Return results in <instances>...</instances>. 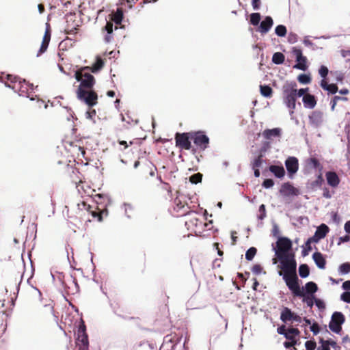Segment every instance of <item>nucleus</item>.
<instances>
[{"label":"nucleus","instance_id":"nucleus-64","mask_svg":"<svg viewBox=\"0 0 350 350\" xmlns=\"http://www.w3.org/2000/svg\"><path fill=\"white\" fill-rule=\"evenodd\" d=\"M327 345L332 347L334 350H340V347L337 345L336 342L331 338L327 339Z\"/></svg>","mask_w":350,"mask_h":350},{"label":"nucleus","instance_id":"nucleus-29","mask_svg":"<svg viewBox=\"0 0 350 350\" xmlns=\"http://www.w3.org/2000/svg\"><path fill=\"white\" fill-rule=\"evenodd\" d=\"M282 254H278L276 252V257L278 258L279 261L285 260V262H288L291 260H296L295 259V254L294 252L291 250H288L286 252H281Z\"/></svg>","mask_w":350,"mask_h":350},{"label":"nucleus","instance_id":"nucleus-63","mask_svg":"<svg viewBox=\"0 0 350 350\" xmlns=\"http://www.w3.org/2000/svg\"><path fill=\"white\" fill-rule=\"evenodd\" d=\"M272 234L273 237L278 239V237H281L280 235V230L278 224L275 222H273V229H272Z\"/></svg>","mask_w":350,"mask_h":350},{"label":"nucleus","instance_id":"nucleus-51","mask_svg":"<svg viewBox=\"0 0 350 350\" xmlns=\"http://www.w3.org/2000/svg\"><path fill=\"white\" fill-rule=\"evenodd\" d=\"M329 73V70L326 66L321 65L319 68V75L323 79H325Z\"/></svg>","mask_w":350,"mask_h":350},{"label":"nucleus","instance_id":"nucleus-7","mask_svg":"<svg viewBox=\"0 0 350 350\" xmlns=\"http://www.w3.org/2000/svg\"><path fill=\"white\" fill-rule=\"evenodd\" d=\"M191 131L190 132H177L175 135L176 146L180 149L190 150L191 148Z\"/></svg>","mask_w":350,"mask_h":350},{"label":"nucleus","instance_id":"nucleus-10","mask_svg":"<svg viewBox=\"0 0 350 350\" xmlns=\"http://www.w3.org/2000/svg\"><path fill=\"white\" fill-rule=\"evenodd\" d=\"M285 167L287 171L288 177L293 179L294 175L299 170V161L298 159L293 156H290L286 158L284 162Z\"/></svg>","mask_w":350,"mask_h":350},{"label":"nucleus","instance_id":"nucleus-41","mask_svg":"<svg viewBox=\"0 0 350 350\" xmlns=\"http://www.w3.org/2000/svg\"><path fill=\"white\" fill-rule=\"evenodd\" d=\"M275 33L279 37H284L287 33V29L284 25H278L275 28Z\"/></svg>","mask_w":350,"mask_h":350},{"label":"nucleus","instance_id":"nucleus-8","mask_svg":"<svg viewBox=\"0 0 350 350\" xmlns=\"http://www.w3.org/2000/svg\"><path fill=\"white\" fill-rule=\"evenodd\" d=\"M277 246H275L274 244H272V250L275 252V256H276V252L278 254H281V252H286L288 250H291L293 247V242L292 241L287 237H278V241L276 242Z\"/></svg>","mask_w":350,"mask_h":350},{"label":"nucleus","instance_id":"nucleus-37","mask_svg":"<svg viewBox=\"0 0 350 350\" xmlns=\"http://www.w3.org/2000/svg\"><path fill=\"white\" fill-rule=\"evenodd\" d=\"M307 164L311 168L314 170H319V172H321L322 166L319 161L315 157H310L307 160Z\"/></svg>","mask_w":350,"mask_h":350},{"label":"nucleus","instance_id":"nucleus-52","mask_svg":"<svg viewBox=\"0 0 350 350\" xmlns=\"http://www.w3.org/2000/svg\"><path fill=\"white\" fill-rule=\"evenodd\" d=\"M305 347L306 350H314L317 349V343L314 338L307 340L305 342Z\"/></svg>","mask_w":350,"mask_h":350},{"label":"nucleus","instance_id":"nucleus-39","mask_svg":"<svg viewBox=\"0 0 350 350\" xmlns=\"http://www.w3.org/2000/svg\"><path fill=\"white\" fill-rule=\"evenodd\" d=\"M338 272L340 275L349 274L350 273V262H345L340 264L338 266Z\"/></svg>","mask_w":350,"mask_h":350},{"label":"nucleus","instance_id":"nucleus-42","mask_svg":"<svg viewBox=\"0 0 350 350\" xmlns=\"http://www.w3.org/2000/svg\"><path fill=\"white\" fill-rule=\"evenodd\" d=\"M257 253V249L254 247H250L245 252V259L247 261H252Z\"/></svg>","mask_w":350,"mask_h":350},{"label":"nucleus","instance_id":"nucleus-21","mask_svg":"<svg viewBox=\"0 0 350 350\" xmlns=\"http://www.w3.org/2000/svg\"><path fill=\"white\" fill-rule=\"evenodd\" d=\"M297 85L294 81H286L282 86L283 96H288V95L296 94V88Z\"/></svg>","mask_w":350,"mask_h":350},{"label":"nucleus","instance_id":"nucleus-1","mask_svg":"<svg viewBox=\"0 0 350 350\" xmlns=\"http://www.w3.org/2000/svg\"><path fill=\"white\" fill-rule=\"evenodd\" d=\"M84 71L80 68L75 72L74 77L75 79L80 83L77 90L81 89V91L93 90L96 83L95 78L88 72H83Z\"/></svg>","mask_w":350,"mask_h":350},{"label":"nucleus","instance_id":"nucleus-34","mask_svg":"<svg viewBox=\"0 0 350 350\" xmlns=\"http://www.w3.org/2000/svg\"><path fill=\"white\" fill-rule=\"evenodd\" d=\"M260 93L265 98H271L273 94V90L269 85H260Z\"/></svg>","mask_w":350,"mask_h":350},{"label":"nucleus","instance_id":"nucleus-58","mask_svg":"<svg viewBox=\"0 0 350 350\" xmlns=\"http://www.w3.org/2000/svg\"><path fill=\"white\" fill-rule=\"evenodd\" d=\"M312 250L311 244H307V241L305 243V247H303V250L301 251V256L303 257L307 256L310 252Z\"/></svg>","mask_w":350,"mask_h":350},{"label":"nucleus","instance_id":"nucleus-30","mask_svg":"<svg viewBox=\"0 0 350 350\" xmlns=\"http://www.w3.org/2000/svg\"><path fill=\"white\" fill-rule=\"evenodd\" d=\"M286 341L283 342V346L286 349H290L292 347L299 346L301 343L299 338H296V337L288 334L286 338Z\"/></svg>","mask_w":350,"mask_h":350},{"label":"nucleus","instance_id":"nucleus-15","mask_svg":"<svg viewBox=\"0 0 350 350\" xmlns=\"http://www.w3.org/2000/svg\"><path fill=\"white\" fill-rule=\"evenodd\" d=\"M273 20L271 16H266L264 19L260 23L258 28V31L262 34L267 33L273 27Z\"/></svg>","mask_w":350,"mask_h":350},{"label":"nucleus","instance_id":"nucleus-59","mask_svg":"<svg viewBox=\"0 0 350 350\" xmlns=\"http://www.w3.org/2000/svg\"><path fill=\"white\" fill-rule=\"evenodd\" d=\"M122 206L124 208V215H125V216L128 219H130L131 218V215H129L128 214V210L133 211V205L131 204H130V203H128V202H124L122 204Z\"/></svg>","mask_w":350,"mask_h":350},{"label":"nucleus","instance_id":"nucleus-5","mask_svg":"<svg viewBox=\"0 0 350 350\" xmlns=\"http://www.w3.org/2000/svg\"><path fill=\"white\" fill-rule=\"evenodd\" d=\"M192 141L200 151H204L209 146L210 138L202 130L191 131Z\"/></svg>","mask_w":350,"mask_h":350},{"label":"nucleus","instance_id":"nucleus-19","mask_svg":"<svg viewBox=\"0 0 350 350\" xmlns=\"http://www.w3.org/2000/svg\"><path fill=\"white\" fill-rule=\"evenodd\" d=\"M312 258L319 269H325L327 261L325 255H323L321 252L317 251L312 254Z\"/></svg>","mask_w":350,"mask_h":350},{"label":"nucleus","instance_id":"nucleus-50","mask_svg":"<svg viewBox=\"0 0 350 350\" xmlns=\"http://www.w3.org/2000/svg\"><path fill=\"white\" fill-rule=\"evenodd\" d=\"M263 157H260V154H258L253 161L252 162V168H259L263 163Z\"/></svg>","mask_w":350,"mask_h":350},{"label":"nucleus","instance_id":"nucleus-53","mask_svg":"<svg viewBox=\"0 0 350 350\" xmlns=\"http://www.w3.org/2000/svg\"><path fill=\"white\" fill-rule=\"evenodd\" d=\"M252 271L255 275H258L260 273L266 274L265 271H263V269L260 264H256L252 267Z\"/></svg>","mask_w":350,"mask_h":350},{"label":"nucleus","instance_id":"nucleus-13","mask_svg":"<svg viewBox=\"0 0 350 350\" xmlns=\"http://www.w3.org/2000/svg\"><path fill=\"white\" fill-rule=\"evenodd\" d=\"M280 193L284 197L290 196H297L299 194V191L297 188L295 187L291 183L286 182L282 185Z\"/></svg>","mask_w":350,"mask_h":350},{"label":"nucleus","instance_id":"nucleus-62","mask_svg":"<svg viewBox=\"0 0 350 350\" xmlns=\"http://www.w3.org/2000/svg\"><path fill=\"white\" fill-rule=\"evenodd\" d=\"M309 92L308 88L296 89V95L298 98L305 96L306 94Z\"/></svg>","mask_w":350,"mask_h":350},{"label":"nucleus","instance_id":"nucleus-43","mask_svg":"<svg viewBox=\"0 0 350 350\" xmlns=\"http://www.w3.org/2000/svg\"><path fill=\"white\" fill-rule=\"evenodd\" d=\"M203 175L198 172L189 176V180L191 184L196 185L202 182Z\"/></svg>","mask_w":350,"mask_h":350},{"label":"nucleus","instance_id":"nucleus-6","mask_svg":"<svg viewBox=\"0 0 350 350\" xmlns=\"http://www.w3.org/2000/svg\"><path fill=\"white\" fill-rule=\"evenodd\" d=\"M77 98L85 103L89 107H92L97 104L98 94L94 90L81 91V89L77 90Z\"/></svg>","mask_w":350,"mask_h":350},{"label":"nucleus","instance_id":"nucleus-3","mask_svg":"<svg viewBox=\"0 0 350 350\" xmlns=\"http://www.w3.org/2000/svg\"><path fill=\"white\" fill-rule=\"evenodd\" d=\"M278 275L282 277L286 286L294 297H298V296H301L302 291L300 287L301 281L297 274L291 275L292 277H290L287 274H284L282 272L278 271Z\"/></svg>","mask_w":350,"mask_h":350},{"label":"nucleus","instance_id":"nucleus-27","mask_svg":"<svg viewBox=\"0 0 350 350\" xmlns=\"http://www.w3.org/2000/svg\"><path fill=\"white\" fill-rule=\"evenodd\" d=\"M269 170L278 178H282L285 176V170L282 164L271 165L269 167Z\"/></svg>","mask_w":350,"mask_h":350},{"label":"nucleus","instance_id":"nucleus-54","mask_svg":"<svg viewBox=\"0 0 350 350\" xmlns=\"http://www.w3.org/2000/svg\"><path fill=\"white\" fill-rule=\"evenodd\" d=\"M301 298H302V301L304 303H306L307 306H308L310 308H312L314 304H315L314 299L312 298V297L304 296V297H301Z\"/></svg>","mask_w":350,"mask_h":350},{"label":"nucleus","instance_id":"nucleus-12","mask_svg":"<svg viewBox=\"0 0 350 350\" xmlns=\"http://www.w3.org/2000/svg\"><path fill=\"white\" fill-rule=\"evenodd\" d=\"M301 290L302 291L301 296H298V297L304 296H310L313 297H316L315 293L318 291L319 288L314 282L310 281L306 283L305 285L301 288Z\"/></svg>","mask_w":350,"mask_h":350},{"label":"nucleus","instance_id":"nucleus-26","mask_svg":"<svg viewBox=\"0 0 350 350\" xmlns=\"http://www.w3.org/2000/svg\"><path fill=\"white\" fill-rule=\"evenodd\" d=\"M281 135L282 129L278 127L267 129L262 132V136L267 139H269L271 137H279Z\"/></svg>","mask_w":350,"mask_h":350},{"label":"nucleus","instance_id":"nucleus-38","mask_svg":"<svg viewBox=\"0 0 350 350\" xmlns=\"http://www.w3.org/2000/svg\"><path fill=\"white\" fill-rule=\"evenodd\" d=\"M51 40V33H49V38L47 40H45V38H43L42 44L40 45V47L37 53V57H40L42 54L45 53L49 47V44Z\"/></svg>","mask_w":350,"mask_h":350},{"label":"nucleus","instance_id":"nucleus-32","mask_svg":"<svg viewBox=\"0 0 350 350\" xmlns=\"http://www.w3.org/2000/svg\"><path fill=\"white\" fill-rule=\"evenodd\" d=\"M280 264L278 267L283 270L284 273V274H287L288 275H295V271L289 265L288 262H285V260L279 261Z\"/></svg>","mask_w":350,"mask_h":350},{"label":"nucleus","instance_id":"nucleus-45","mask_svg":"<svg viewBox=\"0 0 350 350\" xmlns=\"http://www.w3.org/2000/svg\"><path fill=\"white\" fill-rule=\"evenodd\" d=\"M338 100L347 101V100H348V98L347 97L340 96H334V97L332 98V100L330 101V105H331L332 111L334 110Z\"/></svg>","mask_w":350,"mask_h":350},{"label":"nucleus","instance_id":"nucleus-25","mask_svg":"<svg viewBox=\"0 0 350 350\" xmlns=\"http://www.w3.org/2000/svg\"><path fill=\"white\" fill-rule=\"evenodd\" d=\"M297 98L298 97L296 94L283 96V103L286 107L290 109V115H292L294 113V109L296 107Z\"/></svg>","mask_w":350,"mask_h":350},{"label":"nucleus","instance_id":"nucleus-33","mask_svg":"<svg viewBox=\"0 0 350 350\" xmlns=\"http://www.w3.org/2000/svg\"><path fill=\"white\" fill-rule=\"evenodd\" d=\"M310 267L307 264L303 263L299 265L298 268V273L301 278H308L310 275Z\"/></svg>","mask_w":350,"mask_h":350},{"label":"nucleus","instance_id":"nucleus-28","mask_svg":"<svg viewBox=\"0 0 350 350\" xmlns=\"http://www.w3.org/2000/svg\"><path fill=\"white\" fill-rule=\"evenodd\" d=\"M294 69L306 72L308 69V59L306 57L295 59V64L293 66Z\"/></svg>","mask_w":350,"mask_h":350},{"label":"nucleus","instance_id":"nucleus-35","mask_svg":"<svg viewBox=\"0 0 350 350\" xmlns=\"http://www.w3.org/2000/svg\"><path fill=\"white\" fill-rule=\"evenodd\" d=\"M271 61L274 64L281 65L285 61V56L281 52H275L272 55Z\"/></svg>","mask_w":350,"mask_h":350},{"label":"nucleus","instance_id":"nucleus-24","mask_svg":"<svg viewBox=\"0 0 350 350\" xmlns=\"http://www.w3.org/2000/svg\"><path fill=\"white\" fill-rule=\"evenodd\" d=\"M325 177L327 184L332 187H336L340 183V178L334 171H328L325 173Z\"/></svg>","mask_w":350,"mask_h":350},{"label":"nucleus","instance_id":"nucleus-11","mask_svg":"<svg viewBox=\"0 0 350 350\" xmlns=\"http://www.w3.org/2000/svg\"><path fill=\"white\" fill-rule=\"evenodd\" d=\"M38 88V85L34 87L33 83H30L27 82L25 79H23L21 91H20L18 95L20 96H25L27 98H29L30 100H34L36 97H37V95H36L35 96H31L30 94L34 90H37Z\"/></svg>","mask_w":350,"mask_h":350},{"label":"nucleus","instance_id":"nucleus-40","mask_svg":"<svg viewBox=\"0 0 350 350\" xmlns=\"http://www.w3.org/2000/svg\"><path fill=\"white\" fill-rule=\"evenodd\" d=\"M261 20V15L259 12H254L250 14V23L253 26L259 25Z\"/></svg>","mask_w":350,"mask_h":350},{"label":"nucleus","instance_id":"nucleus-20","mask_svg":"<svg viewBox=\"0 0 350 350\" xmlns=\"http://www.w3.org/2000/svg\"><path fill=\"white\" fill-rule=\"evenodd\" d=\"M323 183L324 179L323 178L322 174L321 172H319L315 180L308 181V183H306V188L309 191H315L318 188H320L321 187Z\"/></svg>","mask_w":350,"mask_h":350},{"label":"nucleus","instance_id":"nucleus-48","mask_svg":"<svg viewBox=\"0 0 350 350\" xmlns=\"http://www.w3.org/2000/svg\"><path fill=\"white\" fill-rule=\"evenodd\" d=\"M313 299H314L315 306L318 308L319 310L323 311L325 309L326 305L323 299L317 298L316 297H313Z\"/></svg>","mask_w":350,"mask_h":350},{"label":"nucleus","instance_id":"nucleus-46","mask_svg":"<svg viewBox=\"0 0 350 350\" xmlns=\"http://www.w3.org/2000/svg\"><path fill=\"white\" fill-rule=\"evenodd\" d=\"M259 214L257 215V217L259 220H263L267 216L266 206L265 204H262L259 206L258 208Z\"/></svg>","mask_w":350,"mask_h":350},{"label":"nucleus","instance_id":"nucleus-4","mask_svg":"<svg viewBox=\"0 0 350 350\" xmlns=\"http://www.w3.org/2000/svg\"><path fill=\"white\" fill-rule=\"evenodd\" d=\"M0 82L3 83L5 87L12 89L14 92L18 93V94H19L20 91H21L23 79L18 76L1 73L0 75Z\"/></svg>","mask_w":350,"mask_h":350},{"label":"nucleus","instance_id":"nucleus-16","mask_svg":"<svg viewBox=\"0 0 350 350\" xmlns=\"http://www.w3.org/2000/svg\"><path fill=\"white\" fill-rule=\"evenodd\" d=\"M338 316H340L338 314H336ZM342 317H339V322L334 321L333 319H330L328 327L329 329L334 333L336 334H341L342 332V325L345 322V317L344 314H342Z\"/></svg>","mask_w":350,"mask_h":350},{"label":"nucleus","instance_id":"nucleus-23","mask_svg":"<svg viewBox=\"0 0 350 350\" xmlns=\"http://www.w3.org/2000/svg\"><path fill=\"white\" fill-rule=\"evenodd\" d=\"M310 124L315 127L319 126L323 122V113L320 111H314L309 116Z\"/></svg>","mask_w":350,"mask_h":350},{"label":"nucleus","instance_id":"nucleus-61","mask_svg":"<svg viewBox=\"0 0 350 350\" xmlns=\"http://www.w3.org/2000/svg\"><path fill=\"white\" fill-rule=\"evenodd\" d=\"M328 94H335L338 91V88L336 84L331 83L328 85V90H326Z\"/></svg>","mask_w":350,"mask_h":350},{"label":"nucleus","instance_id":"nucleus-17","mask_svg":"<svg viewBox=\"0 0 350 350\" xmlns=\"http://www.w3.org/2000/svg\"><path fill=\"white\" fill-rule=\"evenodd\" d=\"M118 29V27L113 29V23L106 20V25L102 29V30L105 32V35L104 36V41L105 43H110L113 40V29L116 30Z\"/></svg>","mask_w":350,"mask_h":350},{"label":"nucleus","instance_id":"nucleus-2","mask_svg":"<svg viewBox=\"0 0 350 350\" xmlns=\"http://www.w3.org/2000/svg\"><path fill=\"white\" fill-rule=\"evenodd\" d=\"M76 340L75 343L78 347V350H88L89 349V339L88 335L86 332V325L83 319L80 320V322L77 327V332L75 333Z\"/></svg>","mask_w":350,"mask_h":350},{"label":"nucleus","instance_id":"nucleus-49","mask_svg":"<svg viewBox=\"0 0 350 350\" xmlns=\"http://www.w3.org/2000/svg\"><path fill=\"white\" fill-rule=\"evenodd\" d=\"M286 324H282L279 325L277 328V333L280 335H282L284 338H286L288 335V328L286 327Z\"/></svg>","mask_w":350,"mask_h":350},{"label":"nucleus","instance_id":"nucleus-57","mask_svg":"<svg viewBox=\"0 0 350 350\" xmlns=\"http://www.w3.org/2000/svg\"><path fill=\"white\" fill-rule=\"evenodd\" d=\"M340 299L345 303L350 304V291H344L341 293Z\"/></svg>","mask_w":350,"mask_h":350},{"label":"nucleus","instance_id":"nucleus-18","mask_svg":"<svg viewBox=\"0 0 350 350\" xmlns=\"http://www.w3.org/2000/svg\"><path fill=\"white\" fill-rule=\"evenodd\" d=\"M104 65V60L100 56H96V60L91 67L82 66L81 69V70H90L92 73L96 74L100 72Z\"/></svg>","mask_w":350,"mask_h":350},{"label":"nucleus","instance_id":"nucleus-22","mask_svg":"<svg viewBox=\"0 0 350 350\" xmlns=\"http://www.w3.org/2000/svg\"><path fill=\"white\" fill-rule=\"evenodd\" d=\"M302 102L306 109H312L317 105V99L314 95L307 94L303 97Z\"/></svg>","mask_w":350,"mask_h":350},{"label":"nucleus","instance_id":"nucleus-31","mask_svg":"<svg viewBox=\"0 0 350 350\" xmlns=\"http://www.w3.org/2000/svg\"><path fill=\"white\" fill-rule=\"evenodd\" d=\"M111 22L116 25H120L124 19V13L120 8H118L116 12L111 14Z\"/></svg>","mask_w":350,"mask_h":350},{"label":"nucleus","instance_id":"nucleus-44","mask_svg":"<svg viewBox=\"0 0 350 350\" xmlns=\"http://www.w3.org/2000/svg\"><path fill=\"white\" fill-rule=\"evenodd\" d=\"M270 148V142L265 141L262 142L260 148L259 149L258 154L260 157H264L267 150Z\"/></svg>","mask_w":350,"mask_h":350},{"label":"nucleus","instance_id":"nucleus-47","mask_svg":"<svg viewBox=\"0 0 350 350\" xmlns=\"http://www.w3.org/2000/svg\"><path fill=\"white\" fill-rule=\"evenodd\" d=\"M292 53L295 55V59L305 57L303 55L302 49L298 46H293L291 49Z\"/></svg>","mask_w":350,"mask_h":350},{"label":"nucleus","instance_id":"nucleus-14","mask_svg":"<svg viewBox=\"0 0 350 350\" xmlns=\"http://www.w3.org/2000/svg\"><path fill=\"white\" fill-rule=\"evenodd\" d=\"M295 314L296 312L288 307L282 306L280 311V319L284 324H288V323H293V319Z\"/></svg>","mask_w":350,"mask_h":350},{"label":"nucleus","instance_id":"nucleus-36","mask_svg":"<svg viewBox=\"0 0 350 350\" xmlns=\"http://www.w3.org/2000/svg\"><path fill=\"white\" fill-rule=\"evenodd\" d=\"M297 79L299 83L303 85H308L312 81L310 73H301L297 76Z\"/></svg>","mask_w":350,"mask_h":350},{"label":"nucleus","instance_id":"nucleus-56","mask_svg":"<svg viewBox=\"0 0 350 350\" xmlns=\"http://www.w3.org/2000/svg\"><path fill=\"white\" fill-rule=\"evenodd\" d=\"M273 185L274 181L271 178H265L262 183V187L265 189H270Z\"/></svg>","mask_w":350,"mask_h":350},{"label":"nucleus","instance_id":"nucleus-60","mask_svg":"<svg viewBox=\"0 0 350 350\" xmlns=\"http://www.w3.org/2000/svg\"><path fill=\"white\" fill-rule=\"evenodd\" d=\"M287 40L290 44L296 43L298 40V36L294 32H290L288 35Z\"/></svg>","mask_w":350,"mask_h":350},{"label":"nucleus","instance_id":"nucleus-55","mask_svg":"<svg viewBox=\"0 0 350 350\" xmlns=\"http://www.w3.org/2000/svg\"><path fill=\"white\" fill-rule=\"evenodd\" d=\"M310 330L313 333L314 336H317L321 330L319 323L316 321H314L313 323L310 326Z\"/></svg>","mask_w":350,"mask_h":350},{"label":"nucleus","instance_id":"nucleus-9","mask_svg":"<svg viewBox=\"0 0 350 350\" xmlns=\"http://www.w3.org/2000/svg\"><path fill=\"white\" fill-rule=\"evenodd\" d=\"M329 232V228L325 224L323 223L320 224L317 228L314 235L307 239V244L319 243L321 239H324L327 236Z\"/></svg>","mask_w":350,"mask_h":350}]
</instances>
